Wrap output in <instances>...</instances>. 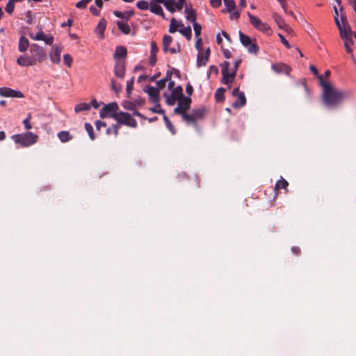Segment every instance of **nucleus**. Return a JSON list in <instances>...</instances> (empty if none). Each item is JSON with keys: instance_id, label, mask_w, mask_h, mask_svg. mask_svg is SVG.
Wrapping results in <instances>:
<instances>
[{"instance_id": "nucleus-6", "label": "nucleus", "mask_w": 356, "mask_h": 356, "mask_svg": "<svg viewBox=\"0 0 356 356\" xmlns=\"http://www.w3.org/2000/svg\"><path fill=\"white\" fill-rule=\"evenodd\" d=\"M177 101L178 106L174 109V113L182 117L187 113V111L190 108L192 99L189 97H184Z\"/></svg>"}, {"instance_id": "nucleus-54", "label": "nucleus", "mask_w": 356, "mask_h": 356, "mask_svg": "<svg viewBox=\"0 0 356 356\" xmlns=\"http://www.w3.org/2000/svg\"><path fill=\"white\" fill-rule=\"evenodd\" d=\"M229 63L228 61H225L222 65V74H225V71H229Z\"/></svg>"}, {"instance_id": "nucleus-5", "label": "nucleus", "mask_w": 356, "mask_h": 356, "mask_svg": "<svg viewBox=\"0 0 356 356\" xmlns=\"http://www.w3.org/2000/svg\"><path fill=\"white\" fill-rule=\"evenodd\" d=\"M240 41L242 44L248 48V51L250 54H257L259 50L257 44L252 42V39L247 35L242 33L241 31L238 33Z\"/></svg>"}, {"instance_id": "nucleus-11", "label": "nucleus", "mask_w": 356, "mask_h": 356, "mask_svg": "<svg viewBox=\"0 0 356 356\" xmlns=\"http://www.w3.org/2000/svg\"><path fill=\"white\" fill-rule=\"evenodd\" d=\"M119 107L116 102H112L105 105L99 111V116L101 118L111 117L112 112H115L118 110Z\"/></svg>"}, {"instance_id": "nucleus-63", "label": "nucleus", "mask_w": 356, "mask_h": 356, "mask_svg": "<svg viewBox=\"0 0 356 356\" xmlns=\"http://www.w3.org/2000/svg\"><path fill=\"white\" fill-rule=\"evenodd\" d=\"M172 78V72L169 70L167 71L165 77L163 79L165 81V82L171 81Z\"/></svg>"}, {"instance_id": "nucleus-13", "label": "nucleus", "mask_w": 356, "mask_h": 356, "mask_svg": "<svg viewBox=\"0 0 356 356\" xmlns=\"http://www.w3.org/2000/svg\"><path fill=\"white\" fill-rule=\"evenodd\" d=\"M143 90L145 92L147 93L149 99L153 103H159L160 101L159 97V90L156 88H154L152 86L147 85L144 87Z\"/></svg>"}, {"instance_id": "nucleus-42", "label": "nucleus", "mask_w": 356, "mask_h": 356, "mask_svg": "<svg viewBox=\"0 0 356 356\" xmlns=\"http://www.w3.org/2000/svg\"><path fill=\"white\" fill-rule=\"evenodd\" d=\"M14 8H15V2L13 0H9L6 6V8H5L6 11L8 14L11 15L14 11Z\"/></svg>"}, {"instance_id": "nucleus-12", "label": "nucleus", "mask_w": 356, "mask_h": 356, "mask_svg": "<svg viewBox=\"0 0 356 356\" xmlns=\"http://www.w3.org/2000/svg\"><path fill=\"white\" fill-rule=\"evenodd\" d=\"M248 17L251 24L262 32H268L270 30V27L268 24L262 22L260 19L253 16L250 13H248Z\"/></svg>"}, {"instance_id": "nucleus-23", "label": "nucleus", "mask_w": 356, "mask_h": 356, "mask_svg": "<svg viewBox=\"0 0 356 356\" xmlns=\"http://www.w3.org/2000/svg\"><path fill=\"white\" fill-rule=\"evenodd\" d=\"M113 14L117 17H120V18L125 19L126 21H128L134 15V10H126L124 12H120L118 10H114Z\"/></svg>"}, {"instance_id": "nucleus-4", "label": "nucleus", "mask_w": 356, "mask_h": 356, "mask_svg": "<svg viewBox=\"0 0 356 356\" xmlns=\"http://www.w3.org/2000/svg\"><path fill=\"white\" fill-rule=\"evenodd\" d=\"M111 118L115 120L120 124H125L128 127L136 128L137 127L136 120L131 118L129 113L118 112L112 113Z\"/></svg>"}, {"instance_id": "nucleus-48", "label": "nucleus", "mask_w": 356, "mask_h": 356, "mask_svg": "<svg viewBox=\"0 0 356 356\" xmlns=\"http://www.w3.org/2000/svg\"><path fill=\"white\" fill-rule=\"evenodd\" d=\"M156 106L153 108H150L149 110L155 113H161L164 114V111L160 108V104L159 103H155Z\"/></svg>"}, {"instance_id": "nucleus-3", "label": "nucleus", "mask_w": 356, "mask_h": 356, "mask_svg": "<svg viewBox=\"0 0 356 356\" xmlns=\"http://www.w3.org/2000/svg\"><path fill=\"white\" fill-rule=\"evenodd\" d=\"M11 138L15 143L19 144L21 147H26L35 144L38 141V136L32 132H27L13 135Z\"/></svg>"}, {"instance_id": "nucleus-33", "label": "nucleus", "mask_w": 356, "mask_h": 356, "mask_svg": "<svg viewBox=\"0 0 356 356\" xmlns=\"http://www.w3.org/2000/svg\"><path fill=\"white\" fill-rule=\"evenodd\" d=\"M179 32L181 33L183 35H184L188 40H190L191 39L192 31L191 26H188L185 27L184 26V27L181 28L179 30Z\"/></svg>"}, {"instance_id": "nucleus-46", "label": "nucleus", "mask_w": 356, "mask_h": 356, "mask_svg": "<svg viewBox=\"0 0 356 356\" xmlns=\"http://www.w3.org/2000/svg\"><path fill=\"white\" fill-rule=\"evenodd\" d=\"M91 1L92 0H81L76 3V7L80 9L85 8L87 4Z\"/></svg>"}, {"instance_id": "nucleus-25", "label": "nucleus", "mask_w": 356, "mask_h": 356, "mask_svg": "<svg viewBox=\"0 0 356 356\" xmlns=\"http://www.w3.org/2000/svg\"><path fill=\"white\" fill-rule=\"evenodd\" d=\"M29 47V40L24 36H21L19 40L18 49L20 52H25Z\"/></svg>"}, {"instance_id": "nucleus-55", "label": "nucleus", "mask_w": 356, "mask_h": 356, "mask_svg": "<svg viewBox=\"0 0 356 356\" xmlns=\"http://www.w3.org/2000/svg\"><path fill=\"white\" fill-rule=\"evenodd\" d=\"M159 48L156 45V44L154 42H152L151 43V54L156 55V54L158 52Z\"/></svg>"}, {"instance_id": "nucleus-29", "label": "nucleus", "mask_w": 356, "mask_h": 356, "mask_svg": "<svg viewBox=\"0 0 356 356\" xmlns=\"http://www.w3.org/2000/svg\"><path fill=\"white\" fill-rule=\"evenodd\" d=\"M127 49L124 47L120 46L117 47L115 49V52L114 54V58L118 59L120 58H123L127 56Z\"/></svg>"}, {"instance_id": "nucleus-56", "label": "nucleus", "mask_w": 356, "mask_h": 356, "mask_svg": "<svg viewBox=\"0 0 356 356\" xmlns=\"http://www.w3.org/2000/svg\"><path fill=\"white\" fill-rule=\"evenodd\" d=\"M230 13V19H237L240 17V13L238 11H231Z\"/></svg>"}, {"instance_id": "nucleus-31", "label": "nucleus", "mask_w": 356, "mask_h": 356, "mask_svg": "<svg viewBox=\"0 0 356 356\" xmlns=\"http://www.w3.org/2000/svg\"><path fill=\"white\" fill-rule=\"evenodd\" d=\"M91 108V105L90 104H87L85 102L78 104L76 105L74 108V111L78 113L81 111H89Z\"/></svg>"}, {"instance_id": "nucleus-62", "label": "nucleus", "mask_w": 356, "mask_h": 356, "mask_svg": "<svg viewBox=\"0 0 356 356\" xmlns=\"http://www.w3.org/2000/svg\"><path fill=\"white\" fill-rule=\"evenodd\" d=\"M156 63V55L151 54L149 56V63L152 66H154Z\"/></svg>"}, {"instance_id": "nucleus-16", "label": "nucleus", "mask_w": 356, "mask_h": 356, "mask_svg": "<svg viewBox=\"0 0 356 356\" xmlns=\"http://www.w3.org/2000/svg\"><path fill=\"white\" fill-rule=\"evenodd\" d=\"M159 3L158 1L152 0L149 3L150 11L157 15L161 16L163 19H165V17L163 8Z\"/></svg>"}, {"instance_id": "nucleus-39", "label": "nucleus", "mask_w": 356, "mask_h": 356, "mask_svg": "<svg viewBox=\"0 0 356 356\" xmlns=\"http://www.w3.org/2000/svg\"><path fill=\"white\" fill-rule=\"evenodd\" d=\"M111 89L116 93L122 91V86L118 83L114 79H111Z\"/></svg>"}, {"instance_id": "nucleus-41", "label": "nucleus", "mask_w": 356, "mask_h": 356, "mask_svg": "<svg viewBox=\"0 0 356 356\" xmlns=\"http://www.w3.org/2000/svg\"><path fill=\"white\" fill-rule=\"evenodd\" d=\"M136 6L140 10H145L149 8V3L146 1L142 0L137 2Z\"/></svg>"}, {"instance_id": "nucleus-27", "label": "nucleus", "mask_w": 356, "mask_h": 356, "mask_svg": "<svg viewBox=\"0 0 356 356\" xmlns=\"http://www.w3.org/2000/svg\"><path fill=\"white\" fill-rule=\"evenodd\" d=\"M116 24L118 29L125 35H128L131 33V28L127 22L122 21H118Z\"/></svg>"}, {"instance_id": "nucleus-10", "label": "nucleus", "mask_w": 356, "mask_h": 356, "mask_svg": "<svg viewBox=\"0 0 356 356\" xmlns=\"http://www.w3.org/2000/svg\"><path fill=\"white\" fill-rule=\"evenodd\" d=\"M346 31V35L345 36L343 35L340 36L342 40H344V46L345 49L347 53L348 54H353V49H351L350 46L353 44V40L352 39L353 36V31L350 29V26H346V28L345 29Z\"/></svg>"}, {"instance_id": "nucleus-15", "label": "nucleus", "mask_w": 356, "mask_h": 356, "mask_svg": "<svg viewBox=\"0 0 356 356\" xmlns=\"http://www.w3.org/2000/svg\"><path fill=\"white\" fill-rule=\"evenodd\" d=\"M125 67L124 62L117 60L114 67L115 76L122 79L125 75Z\"/></svg>"}, {"instance_id": "nucleus-51", "label": "nucleus", "mask_w": 356, "mask_h": 356, "mask_svg": "<svg viewBox=\"0 0 356 356\" xmlns=\"http://www.w3.org/2000/svg\"><path fill=\"white\" fill-rule=\"evenodd\" d=\"M166 83L167 82H165V81L163 79H160L156 82V88L159 89V90L163 89L165 86Z\"/></svg>"}, {"instance_id": "nucleus-7", "label": "nucleus", "mask_w": 356, "mask_h": 356, "mask_svg": "<svg viewBox=\"0 0 356 356\" xmlns=\"http://www.w3.org/2000/svg\"><path fill=\"white\" fill-rule=\"evenodd\" d=\"M334 21H335L336 25L337 26V27L339 29V35H340V36L343 37V35L345 36V35H346L345 29L346 28V26H349V24L347 22L346 17L343 15L341 16V23L339 19V17H338L339 13H338V10L336 6H334Z\"/></svg>"}, {"instance_id": "nucleus-43", "label": "nucleus", "mask_w": 356, "mask_h": 356, "mask_svg": "<svg viewBox=\"0 0 356 356\" xmlns=\"http://www.w3.org/2000/svg\"><path fill=\"white\" fill-rule=\"evenodd\" d=\"M63 62L68 67H71L73 63V58L68 54L63 56Z\"/></svg>"}, {"instance_id": "nucleus-64", "label": "nucleus", "mask_w": 356, "mask_h": 356, "mask_svg": "<svg viewBox=\"0 0 356 356\" xmlns=\"http://www.w3.org/2000/svg\"><path fill=\"white\" fill-rule=\"evenodd\" d=\"M42 40H44L47 44H49L50 45V44H51L53 43L54 38H53V37L47 38L44 35V39H43Z\"/></svg>"}, {"instance_id": "nucleus-28", "label": "nucleus", "mask_w": 356, "mask_h": 356, "mask_svg": "<svg viewBox=\"0 0 356 356\" xmlns=\"http://www.w3.org/2000/svg\"><path fill=\"white\" fill-rule=\"evenodd\" d=\"M57 136L62 143L68 142L73 138V136L67 131H61L58 133Z\"/></svg>"}, {"instance_id": "nucleus-8", "label": "nucleus", "mask_w": 356, "mask_h": 356, "mask_svg": "<svg viewBox=\"0 0 356 356\" xmlns=\"http://www.w3.org/2000/svg\"><path fill=\"white\" fill-rule=\"evenodd\" d=\"M30 51L32 54V59L35 60V63L38 62H42L45 57V52L43 49L38 44H33L31 46Z\"/></svg>"}, {"instance_id": "nucleus-36", "label": "nucleus", "mask_w": 356, "mask_h": 356, "mask_svg": "<svg viewBox=\"0 0 356 356\" xmlns=\"http://www.w3.org/2000/svg\"><path fill=\"white\" fill-rule=\"evenodd\" d=\"M273 19H274V20L275 21V22L277 23V24L278 25V26L280 28L284 29V27L286 26V24H285L284 21L283 20L282 17L280 16L279 15L274 14L273 15Z\"/></svg>"}, {"instance_id": "nucleus-60", "label": "nucleus", "mask_w": 356, "mask_h": 356, "mask_svg": "<svg viewBox=\"0 0 356 356\" xmlns=\"http://www.w3.org/2000/svg\"><path fill=\"white\" fill-rule=\"evenodd\" d=\"M186 93L190 96L193 94V86L190 84V83H188L186 85Z\"/></svg>"}, {"instance_id": "nucleus-1", "label": "nucleus", "mask_w": 356, "mask_h": 356, "mask_svg": "<svg viewBox=\"0 0 356 356\" xmlns=\"http://www.w3.org/2000/svg\"><path fill=\"white\" fill-rule=\"evenodd\" d=\"M321 86L323 87V102L328 108L338 106L344 99L350 97V93L348 91L339 90L323 80V76H318Z\"/></svg>"}, {"instance_id": "nucleus-17", "label": "nucleus", "mask_w": 356, "mask_h": 356, "mask_svg": "<svg viewBox=\"0 0 356 356\" xmlns=\"http://www.w3.org/2000/svg\"><path fill=\"white\" fill-rule=\"evenodd\" d=\"M211 54V50L209 48H207L204 51V55H202L201 54H198L197 58V66L198 67H200L202 66H204L207 65L209 56Z\"/></svg>"}, {"instance_id": "nucleus-14", "label": "nucleus", "mask_w": 356, "mask_h": 356, "mask_svg": "<svg viewBox=\"0 0 356 356\" xmlns=\"http://www.w3.org/2000/svg\"><path fill=\"white\" fill-rule=\"evenodd\" d=\"M0 95L6 97H24V94L21 91L15 90L10 88L6 87L0 88Z\"/></svg>"}, {"instance_id": "nucleus-47", "label": "nucleus", "mask_w": 356, "mask_h": 356, "mask_svg": "<svg viewBox=\"0 0 356 356\" xmlns=\"http://www.w3.org/2000/svg\"><path fill=\"white\" fill-rule=\"evenodd\" d=\"M134 86V79H131L130 80H128L127 81V93L128 95H129L133 90Z\"/></svg>"}, {"instance_id": "nucleus-24", "label": "nucleus", "mask_w": 356, "mask_h": 356, "mask_svg": "<svg viewBox=\"0 0 356 356\" xmlns=\"http://www.w3.org/2000/svg\"><path fill=\"white\" fill-rule=\"evenodd\" d=\"M271 67L274 71L278 73L284 72L289 74L291 70L290 67L284 63L272 65Z\"/></svg>"}, {"instance_id": "nucleus-20", "label": "nucleus", "mask_w": 356, "mask_h": 356, "mask_svg": "<svg viewBox=\"0 0 356 356\" xmlns=\"http://www.w3.org/2000/svg\"><path fill=\"white\" fill-rule=\"evenodd\" d=\"M106 27V21L104 19H101L95 29V32L99 35V38L102 40L104 38V31Z\"/></svg>"}, {"instance_id": "nucleus-21", "label": "nucleus", "mask_w": 356, "mask_h": 356, "mask_svg": "<svg viewBox=\"0 0 356 356\" xmlns=\"http://www.w3.org/2000/svg\"><path fill=\"white\" fill-rule=\"evenodd\" d=\"M185 14L187 20L194 23L196 22V13L191 6H186Z\"/></svg>"}, {"instance_id": "nucleus-45", "label": "nucleus", "mask_w": 356, "mask_h": 356, "mask_svg": "<svg viewBox=\"0 0 356 356\" xmlns=\"http://www.w3.org/2000/svg\"><path fill=\"white\" fill-rule=\"evenodd\" d=\"M193 29L195 31V35L196 37H198L201 34V30L202 27L201 25L196 22L193 23Z\"/></svg>"}, {"instance_id": "nucleus-37", "label": "nucleus", "mask_w": 356, "mask_h": 356, "mask_svg": "<svg viewBox=\"0 0 356 356\" xmlns=\"http://www.w3.org/2000/svg\"><path fill=\"white\" fill-rule=\"evenodd\" d=\"M224 3L227 8V11L228 13H231V11L234 10L236 8V3L234 0H225V1H224Z\"/></svg>"}, {"instance_id": "nucleus-19", "label": "nucleus", "mask_w": 356, "mask_h": 356, "mask_svg": "<svg viewBox=\"0 0 356 356\" xmlns=\"http://www.w3.org/2000/svg\"><path fill=\"white\" fill-rule=\"evenodd\" d=\"M62 48L60 47H55L53 48L50 53V59L53 63L59 64L60 62V54Z\"/></svg>"}, {"instance_id": "nucleus-18", "label": "nucleus", "mask_w": 356, "mask_h": 356, "mask_svg": "<svg viewBox=\"0 0 356 356\" xmlns=\"http://www.w3.org/2000/svg\"><path fill=\"white\" fill-rule=\"evenodd\" d=\"M17 63L20 66L29 67L35 65V60L32 59L31 57L22 55L17 58Z\"/></svg>"}, {"instance_id": "nucleus-57", "label": "nucleus", "mask_w": 356, "mask_h": 356, "mask_svg": "<svg viewBox=\"0 0 356 356\" xmlns=\"http://www.w3.org/2000/svg\"><path fill=\"white\" fill-rule=\"evenodd\" d=\"M279 37H280L282 42L284 44V46L287 49H290L291 45L289 44V42L285 39V38L282 34H279Z\"/></svg>"}, {"instance_id": "nucleus-2", "label": "nucleus", "mask_w": 356, "mask_h": 356, "mask_svg": "<svg viewBox=\"0 0 356 356\" xmlns=\"http://www.w3.org/2000/svg\"><path fill=\"white\" fill-rule=\"evenodd\" d=\"M207 113V109L204 106L193 108L190 113L184 114L182 119L187 124L193 125L195 129L199 131L197 122L204 118Z\"/></svg>"}, {"instance_id": "nucleus-32", "label": "nucleus", "mask_w": 356, "mask_h": 356, "mask_svg": "<svg viewBox=\"0 0 356 356\" xmlns=\"http://www.w3.org/2000/svg\"><path fill=\"white\" fill-rule=\"evenodd\" d=\"M172 42V38L170 35H165L163 38V49L165 52L168 51V47Z\"/></svg>"}, {"instance_id": "nucleus-26", "label": "nucleus", "mask_w": 356, "mask_h": 356, "mask_svg": "<svg viewBox=\"0 0 356 356\" xmlns=\"http://www.w3.org/2000/svg\"><path fill=\"white\" fill-rule=\"evenodd\" d=\"M184 24L181 22H178L175 18H172L169 28V32L173 33L177 31L178 28L184 27Z\"/></svg>"}, {"instance_id": "nucleus-38", "label": "nucleus", "mask_w": 356, "mask_h": 356, "mask_svg": "<svg viewBox=\"0 0 356 356\" xmlns=\"http://www.w3.org/2000/svg\"><path fill=\"white\" fill-rule=\"evenodd\" d=\"M84 127L90 136V138L93 140L95 138V134L93 132L92 126L90 123L86 122V123H85Z\"/></svg>"}, {"instance_id": "nucleus-49", "label": "nucleus", "mask_w": 356, "mask_h": 356, "mask_svg": "<svg viewBox=\"0 0 356 356\" xmlns=\"http://www.w3.org/2000/svg\"><path fill=\"white\" fill-rule=\"evenodd\" d=\"M31 118V114H29L27 118L23 120V124H24L25 129L29 130L32 128L31 124H30L29 121Z\"/></svg>"}, {"instance_id": "nucleus-58", "label": "nucleus", "mask_w": 356, "mask_h": 356, "mask_svg": "<svg viewBox=\"0 0 356 356\" xmlns=\"http://www.w3.org/2000/svg\"><path fill=\"white\" fill-rule=\"evenodd\" d=\"M43 39H44V34L42 31L38 32L35 35V38H33V40H42Z\"/></svg>"}, {"instance_id": "nucleus-30", "label": "nucleus", "mask_w": 356, "mask_h": 356, "mask_svg": "<svg viewBox=\"0 0 356 356\" xmlns=\"http://www.w3.org/2000/svg\"><path fill=\"white\" fill-rule=\"evenodd\" d=\"M171 96L174 97L177 99L184 97L185 96L183 95L182 87L181 86H178L174 88L172 90Z\"/></svg>"}, {"instance_id": "nucleus-59", "label": "nucleus", "mask_w": 356, "mask_h": 356, "mask_svg": "<svg viewBox=\"0 0 356 356\" xmlns=\"http://www.w3.org/2000/svg\"><path fill=\"white\" fill-rule=\"evenodd\" d=\"M120 128V124L118 122V124H113L112 126V131L115 134V136H117L118 134Z\"/></svg>"}, {"instance_id": "nucleus-35", "label": "nucleus", "mask_w": 356, "mask_h": 356, "mask_svg": "<svg viewBox=\"0 0 356 356\" xmlns=\"http://www.w3.org/2000/svg\"><path fill=\"white\" fill-rule=\"evenodd\" d=\"M289 186V183L286 180H285L284 178L281 177V179L277 181L275 186V190H279L280 188L286 189L287 186Z\"/></svg>"}, {"instance_id": "nucleus-40", "label": "nucleus", "mask_w": 356, "mask_h": 356, "mask_svg": "<svg viewBox=\"0 0 356 356\" xmlns=\"http://www.w3.org/2000/svg\"><path fill=\"white\" fill-rule=\"evenodd\" d=\"M163 120L165 122V124L167 128L170 131V132L172 134H175V129L174 126L172 125V124L171 123V122L170 121V120L168 119V118L165 115H163Z\"/></svg>"}, {"instance_id": "nucleus-34", "label": "nucleus", "mask_w": 356, "mask_h": 356, "mask_svg": "<svg viewBox=\"0 0 356 356\" xmlns=\"http://www.w3.org/2000/svg\"><path fill=\"white\" fill-rule=\"evenodd\" d=\"M225 89L223 88H219L215 92V99L217 102H222L224 101V92Z\"/></svg>"}, {"instance_id": "nucleus-44", "label": "nucleus", "mask_w": 356, "mask_h": 356, "mask_svg": "<svg viewBox=\"0 0 356 356\" xmlns=\"http://www.w3.org/2000/svg\"><path fill=\"white\" fill-rule=\"evenodd\" d=\"M164 97H165V100H166V103L168 104V105H173L175 104V102L177 100V99H175L174 97L169 95L167 93H164Z\"/></svg>"}, {"instance_id": "nucleus-53", "label": "nucleus", "mask_w": 356, "mask_h": 356, "mask_svg": "<svg viewBox=\"0 0 356 356\" xmlns=\"http://www.w3.org/2000/svg\"><path fill=\"white\" fill-rule=\"evenodd\" d=\"M95 126L97 130H100L102 127H106V123L102 120H97L95 122Z\"/></svg>"}, {"instance_id": "nucleus-61", "label": "nucleus", "mask_w": 356, "mask_h": 356, "mask_svg": "<svg viewBox=\"0 0 356 356\" xmlns=\"http://www.w3.org/2000/svg\"><path fill=\"white\" fill-rule=\"evenodd\" d=\"M309 70H311V72L314 74L315 75L317 76V77L318 78V76H321L319 74H318V71L317 70V68L313 65H311L309 66Z\"/></svg>"}, {"instance_id": "nucleus-22", "label": "nucleus", "mask_w": 356, "mask_h": 356, "mask_svg": "<svg viewBox=\"0 0 356 356\" xmlns=\"http://www.w3.org/2000/svg\"><path fill=\"white\" fill-rule=\"evenodd\" d=\"M222 74V82L224 84L228 85L229 88H230V84L233 82L236 73L235 72H232V73H229V71H225V74Z\"/></svg>"}, {"instance_id": "nucleus-9", "label": "nucleus", "mask_w": 356, "mask_h": 356, "mask_svg": "<svg viewBox=\"0 0 356 356\" xmlns=\"http://www.w3.org/2000/svg\"><path fill=\"white\" fill-rule=\"evenodd\" d=\"M232 95L237 98V100L232 104L235 108H241L246 104V98L243 92L240 91L239 88H235L232 90Z\"/></svg>"}, {"instance_id": "nucleus-52", "label": "nucleus", "mask_w": 356, "mask_h": 356, "mask_svg": "<svg viewBox=\"0 0 356 356\" xmlns=\"http://www.w3.org/2000/svg\"><path fill=\"white\" fill-rule=\"evenodd\" d=\"M210 4L213 8H219L221 4V0H210Z\"/></svg>"}, {"instance_id": "nucleus-50", "label": "nucleus", "mask_w": 356, "mask_h": 356, "mask_svg": "<svg viewBox=\"0 0 356 356\" xmlns=\"http://www.w3.org/2000/svg\"><path fill=\"white\" fill-rule=\"evenodd\" d=\"M124 108L129 111H134L136 109V106L133 102H126L124 105Z\"/></svg>"}]
</instances>
